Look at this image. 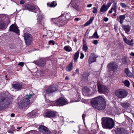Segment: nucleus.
I'll return each instance as SVG.
<instances>
[{
	"label": "nucleus",
	"instance_id": "obj_16",
	"mask_svg": "<svg viewBox=\"0 0 134 134\" xmlns=\"http://www.w3.org/2000/svg\"><path fill=\"white\" fill-rule=\"evenodd\" d=\"M96 58L97 57L95 54L94 53H92L88 59V63L90 64H91L93 62H95Z\"/></svg>",
	"mask_w": 134,
	"mask_h": 134
},
{
	"label": "nucleus",
	"instance_id": "obj_51",
	"mask_svg": "<svg viewBox=\"0 0 134 134\" xmlns=\"http://www.w3.org/2000/svg\"><path fill=\"white\" fill-rule=\"evenodd\" d=\"M80 54L81 56L80 57V58L81 59H82L84 58V55L82 53H81Z\"/></svg>",
	"mask_w": 134,
	"mask_h": 134
},
{
	"label": "nucleus",
	"instance_id": "obj_49",
	"mask_svg": "<svg viewBox=\"0 0 134 134\" xmlns=\"http://www.w3.org/2000/svg\"><path fill=\"white\" fill-rule=\"evenodd\" d=\"M15 131V129H13V130H9L8 132L9 133H13Z\"/></svg>",
	"mask_w": 134,
	"mask_h": 134
},
{
	"label": "nucleus",
	"instance_id": "obj_17",
	"mask_svg": "<svg viewBox=\"0 0 134 134\" xmlns=\"http://www.w3.org/2000/svg\"><path fill=\"white\" fill-rule=\"evenodd\" d=\"M68 103L67 101L64 98L61 97L59 98V106L65 105Z\"/></svg>",
	"mask_w": 134,
	"mask_h": 134
},
{
	"label": "nucleus",
	"instance_id": "obj_9",
	"mask_svg": "<svg viewBox=\"0 0 134 134\" xmlns=\"http://www.w3.org/2000/svg\"><path fill=\"white\" fill-rule=\"evenodd\" d=\"M108 70L110 71H116L117 69L118 66L115 62H111L107 65Z\"/></svg>",
	"mask_w": 134,
	"mask_h": 134
},
{
	"label": "nucleus",
	"instance_id": "obj_44",
	"mask_svg": "<svg viewBox=\"0 0 134 134\" xmlns=\"http://www.w3.org/2000/svg\"><path fill=\"white\" fill-rule=\"evenodd\" d=\"M49 44L50 45H53L54 44L55 42L53 40H50L49 42Z\"/></svg>",
	"mask_w": 134,
	"mask_h": 134
},
{
	"label": "nucleus",
	"instance_id": "obj_53",
	"mask_svg": "<svg viewBox=\"0 0 134 134\" xmlns=\"http://www.w3.org/2000/svg\"><path fill=\"white\" fill-rule=\"evenodd\" d=\"M86 116V115L84 114H83L82 115V117L83 119V120L84 121L85 120V117Z\"/></svg>",
	"mask_w": 134,
	"mask_h": 134
},
{
	"label": "nucleus",
	"instance_id": "obj_3",
	"mask_svg": "<svg viewBox=\"0 0 134 134\" xmlns=\"http://www.w3.org/2000/svg\"><path fill=\"white\" fill-rule=\"evenodd\" d=\"M102 124L104 128L111 129L113 127L114 123L112 118H106L102 119Z\"/></svg>",
	"mask_w": 134,
	"mask_h": 134
},
{
	"label": "nucleus",
	"instance_id": "obj_42",
	"mask_svg": "<svg viewBox=\"0 0 134 134\" xmlns=\"http://www.w3.org/2000/svg\"><path fill=\"white\" fill-rule=\"evenodd\" d=\"M64 49L65 51L67 52H70V50L69 49L68 46H66L64 47Z\"/></svg>",
	"mask_w": 134,
	"mask_h": 134
},
{
	"label": "nucleus",
	"instance_id": "obj_28",
	"mask_svg": "<svg viewBox=\"0 0 134 134\" xmlns=\"http://www.w3.org/2000/svg\"><path fill=\"white\" fill-rule=\"evenodd\" d=\"M5 26V23L3 20H0V29H3L4 28Z\"/></svg>",
	"mask_w": 134,
	"mask_h": 134
},
{
	"label": "nucleus",
	"instance_id": "obj_6",
	"mask_svg": "<svg viewBox=\"0 0 134 134\" xmlns=\"http://www.w3.org/2000/svg\"><path fill=\"white\" fill-rule=\"evenodd\" d=\"M9 104L7 98H0V110L4 109Z\"/></svg>",
	"mask_w": 134,
	"mask_h": 134
},
{
	"label": "nucleus",
	"instance_id": "obj_40",
	"mask_svg": "<svg viewBox=\"0 0 134 134\" xmlns=\"http://www.w3.org/2000/svg\"><path fill=\"white\" fill-rule=\"evenodd\" d=\"M60 122L62 124V125H63L64 122V118L62 116H60Z\"/></svg>",
	"mask_w": 134,
	"mask_h": 134
},
{
	"label": "nucleus",
	"instance_id": "obj_34",
	"mask_svg": "<svg viewBox=\"0 0 134 134\" xmlns=\"http://www.w3.org/2000/svg\"><path fill=\"white\" fill-rule=\"evenodd\" d=\"M35 10L36 11L34 12L37 13L38 15L40 14L41 13V11L38 7L35 8Z\"/></svg>",
	"mask_w": 134,
	"mask_h": 134
},
{
	"label": "nucleus",
	"instance_id": "obj_62",
	"mask_svg": "<svg viewBox=\"0 0 134 134\" xmlns=\"http://www.w3.org/2000/svg\"><path fill=\"white\" fill-rule=\"evenodd\" d=\"M130 55L131 56H134V53L132 52L130 53Z\"/></svg>",
	"mask_w": 134,
	"mask_h": 134
},
{
	"label": "nucleus",
	"instance_id": "obj_39",
	"mask_svg": "<svg viewBox=\"0 0 134 134\" xmlns=\"http://www.w3.org/2000/svg\"><path fill=\"white\" fill-rule=\"evenodd\" d=\"M117 3L115 2L112 5V7L111 8V9H117V6L116 5Z\"/></svg>",
	"mask_w": 134,
	"mask_h": 134
},
{
	"label": "nucleus",
	"instance_id": "obj_36",
	"mask_svg": "<svg viewBox=\"0 0 134 134\" xmlns=\"http://www.w3.org/2000/svg\"><path fill=\"white\" fill-rule=\"evenodd\" d=\"M123 39L124 41L127 44L130 45V44H131V43H130V41L128 40H127L126 38H123Z\"/></svg>",
	"mask_w": 134,
	"mask_h": 134
},
{
	"label": "nucleus",
	"instance_id": "obj_21",
	"mask_svg": "<svg viewBox=\"0 0 134 134\" xmlns=\"http://www.w3.org/2000/svg\"><path fill=\"white\" fill-rule=\"evenodd\" d=\"M73 69V64L72 62H71L68 64L66 68V71L70 72Z\"/></svg>",
	"mask_w": 134,
	"mask_h": 134
},
{
	"label": "nucleus",
	"instance_id": "obj_56",
	"mask_svg": "<svg viewBox=\"0 0 134 134\" xmlns=\"http://www.w3.org/2000/svg\"><path fill=\"white\" fill-rule=\"evenodd\" d=\"M24 3V1L23 0H21L20 2V4H23Z\"/></svg>",
	"mask_w": 134,
	"mask_h": 134
},
{
	"label": "nucleus",
	"instance_id": "obj_2",
	"mask_svg": "<svg viewBox=\"0 0 134 134\" xmlns=\"http://www.w3.org/2000/svg\"><path fill=\"white\" fill-rule=\"evenodd\" d=\"M32 94H27L26 97L21 100L18 103V106L19 108L24 109H27L29 107L30 103L29 99L32 97Z\"/></svg>",
	"mask_w": 134,
	"mask_h": 134
},
{
	"label": "nucleus",
	"instance_id": "obj_64",
	"mask_svg": "<svg viewBox=\"0 0 134 134\" xmlns=\"http://www.w3.org/2000/svg\"><path fill=\"white\" fill-rule=\"evenodd\" d=\"M116 9H113L114 12L115 13H116Z\"/></svg>",
	"mask_w": 134,
	"mask_h": 134
},
{
	"label": "nucleus",
	"instance_id": "obj_15",
	"mask_svg": "<svg viewBox=\"0 0 134 134\" xmlns=\"http://www.w3.org/2000/svg\"><path fill=\"white\" fill-rule=\"evenodd\" d=\"M9 30L16 33H19V30L17 27L14 24H12L10 26Z\"/></svg>",
	"mask_w": 134,
	"mask_h": 134
},
{
	"label": "nucleus",
	"instance_id": "obj_33",
	"mask_svg": "<svg viewBox=\"0 0 134 134\" xmlns=\"http://www.w3.org/2000/svg\"><path fill=\"white\" fill-rule=\"evenodd\" d=\"M52 23L58 24V23L59 20L58 18H54L52 19Z\"/></svg>",
	"mask_w": 134,
	"mask_h": 134
},
{
	"label": "nucleus",
	"instance_id": "obj_35",
	"mask_svg": "<svg viewBox=\"0 0 134 134\" xmlns=\"http://www.w3.org/2000/svg\"><path fill=\"white\" fill-rule=\"evenodd\" d=\"M123 83L127 87H129V86L130 83L129 81L127 80H126L123 82Z\"/></svg>",
	"mask_w": 134,
	"mask_h": 134
},
{
	"label": "nucleus",
	"instance_id": "obj_43",
	"mask_svg": "<svg viewBox=\"0 0 134 134\" xmlns=\"http://www.w3.org/2000/svg\"><path fill=\"white\" fill-rule=\"evenodd\" d=\"M93 10L92 11V12L93 13H97V8L94 7L93 8Z\"/></svg>",
	"mask_w": 134,
	"mask_h": 134
},
{
	"label": "nucleus",
	"instance_id": "obj_55",
	"mask_svg": "<svg viewBox=\"0 0 134 134\" xmlns=\"http://www.w3.org/2000/svg\"><path fill=\"white\" fill-rule=\"evenodd\" d=\"M133 41V40L132 39L131 40V41H130V43H131V44H130L131 46H133V44L132 43V42Z\"/></svg>",
	"mask_w": 134,
	"mask_h": 134
},
{
	"label": "nucleus",
	"instance_id": "obj_30",
	"mask_svg": "<svg viewBox=\"0 0 134 134\" xmlns=\"http://www.w3.org/2000/svg\"><path fill=\"white\" fill-rule=\"evenodd\" d=\"M94 18L93 17H91L90 20L88 21L84 24V25L85 26H86L89 24H90L91 23L92 21L94 19Z\"/></svg>",
	"mask_w": 134,
	"mask_h": 134
},
{
	"label": "nucleus",
	"instance_id": "obj_59",
	"mask_svg": "<svg viewBox=\"0 0 134 134\" xmlns=\"http://www.w3.org/2000/svg\"><path fill=\"white\" fill-rule=\"evenodd\" d=\"M92 6V4H90L87 5V7H91Z\"/></svg>",
	"mask_w": 134,
	"mask_h": 134
},
{
	"label": "nucleus",
	"instance_id": "obj_31",
	"mask_svg": "<svg viewBox=\"0 0 134 134\" xmlns=\"http://www.w3.org/2000/svg\"><path fill=\"white\" fill-rule=\"evenodd\" d=\"M125 73L128 76L131 77L132 76V73L128 69L126 68L125 69Z\"/></svg>",
	"mask_w": 134,
	"mask_h": 134
},
{
	"label": "nucleus",
	"instance_id": "obj_10",
	"mask_svg": "<svg viewBox=\"0 0 134 134\" xmlns=\"http://www.w3.org/2000/svg\"><path fill=\"white\" fill-rule=\"evenodd\" d=\"M98 91L100 93H108V89L107 87L102 85L98 86Z\"/></svg>",
	"mask_w": 134,
	"mask_h": 134
},
{
	"label": "nucleus",
	"instance_id": "obj_19",
	"mask_svg": "<svg viewBox=\"0 0 134 134\" xmlns=\"http://www.w3.org/2000/svg\"><path fill=\"white\" fill-rule=\"evenodd\" d=\"M26 9L30 11H32L35 10V7L32 5L29 4H26L25 5Z\"/></svg>",
	"mask_w": 134,
	"mask_h": 134
},
{
	"label": "nucleus",
	"instance_id": "obj_45",
	"mask_svg": "<svg viewBox=\"0 0 134 134\" xmlns=\"http://www.w3.org/2000/svg\"><path fill=\"white\" fill-rule=\"evenodd\" d=\"M112 4V3L111 2H108L107 4L106 5V7L108 9L109 7L111 5V4Z\"/></svg>",
	"mask_w": 134,
	"mask_h": 134
},
{
	"label": "nucleus",
	"instance_id": "obj_14",
	"mask_svg": "<svg viewBox=\"0 0 134 134\" xmlns=\"http://www.w3.org/2000/svg\"><path fill=\"white\" fill-rule=\"evenodd\" d=\"M116 134H127V131L122 128H118L115 131Z\"/></svg>",
	"mask_w": 134,
	"mask_h": 134
},
{
	"label": "nucleus",
	"instance_id": "obj_60",
	"mask_svg": "<svg viewBox=\"0 0 134 134\" xmlns=\"http://www.w3.org/2000/svg\"><path fill=\"white\" fill-rule=\"evenodd\" d=\"M79 69H77L76 70V72L78 74H79Z\"/></svg>",
	"mask_w": 134,
	"mask_h": 134
},
{
	"label": "nucleus",
	"instance_id": "obj_20",
	"mask_svg": "<svg viewBox=\"0 0 134 134\" xmlns=\"http://www.w3.org/2000/svg\"><path fill=\"white\" fill-rule=\"evenodd\" d=\"M122 27L123 30H124L125 33L128 34L130 31V26L128 25H122Z\"/></svg>",
	"mask_w": 134,
	"mask_h": 134
},
{
	"label": "nucleus",
	"instance_id": "obj_32",
	"mask_svg": "<svg viewBox=\"0 0 134 134\" xmlns=\"http://www.w3.org/2000/svg\"><path fill=\"white\" fill-rule=\"evenodd\" d=\"M88 48L86 44L84 42L83 45L82 49L85 52H86L87 51Z\"/></svg>",
	"mask_w": 134,
	"mask_h": 134
},
{
	"label": "nucleus",
	"instance_id": "obj_22",
	"mask_svg": "<svg viewBox=\"0 0 134 134\" xmlns=\"http://www.w3.org/2000/svg\"><path fill=\"white\" fill-rule=\"evenodd\" d=\"M43 17V16L41 15H38L37 16V23L39 24H41V20Z\"/></svg>",
	"mask_w": 134,
	"mask_h": 134
},
{
	"label": "nucleus",
	"instance_id": "obj_46",
	"mask_svg": "<svg viewBox=\"0 0 134 134\" xmlns=\"http://www.w3.org/2000/svg\"><path fill=\"white\" fill-rule=\"evenodd\" d=\"M126 120H128V121L130 123H132V120L129 117L127 116L126 117Z\"/></svg>",
	"mask_w": 134,
	"mask_h": 134
},
{
	"label": "nucleus",
	"instance_id": "obj_11",
	"mask_svg": "<svg viewBox=\"0 0 134 134\" xmlns=\"http://www.w3.org/2000/svg\"><path fill=\"white\" fill-rule=\"evenodd\" d=\"M40 131L46 134H49L51 133L50 131L46 126H41L38 127Z\"/></svg>",
	"mask_w": 134,
	"mask_h": 134
},
{
	"label": "nucleus",
	"instance_id": "obj_54",
	"mask_svg": "<svg viewBox=\"0 0 134 134\" xmlns=\"http://www.w3.org/2000/svg\"><path fill=\"white\" fill-rule=\"evenodd\" d=\"M79 20V18H76L74 19V21H78Z\"/></svg>",
	"mask_w": 134,
	"mask_h": 134
},
{
	"label": "nucleus",
	"instance_id": "obj_8",
	"mask_svg": "<svg viewBox=\"0 0 134 134\" xmlns=\"http://www.w3.org/2000/svg\"><path fill=\"white\" fill-rule=\"evenodd\" d=\"M58 86L56 84H54L49 86L46 90V93L49 94L54 92L58 90Z\"/></svg>",
	"mask_w": 134,
	"mask_h": 134
},
{
	"label": "nucleus",
	"instance_id": "obj_7",
	"mask_svg": "<svg viewBox=\"0 0 134 134\" xmlns=\"http://www.w3.org/2000/svg\"><path fill=\"white\" fill-rule=\"evenodd\" d=\"M25 42L27 45L31 44L32 40V37L31 35L29 33L26 32L24 35Z\"/></svg>",
	"mask_w": 134,
	"mask_h": 134
},
{
	"label": "nucleus",
	"instance_id": "obj_23",
	"mask_svg": "<svg viewBox=\"0 0 134 134\" xmlns=\"http://www.w3.org/2000/svg\"><path fill=\"white\" fill-rule=\"evenodd\" d=\"M108 9L106 7V5L104 4L101 7L100 11L101 12L104 13L107 11Z\"/></svg>",
	"mask_w": 134,
	"mask_h": 134
},
{
	"label": "nucleus",
	"instance_id": "obj_18",
	"mask_svg": "<svg viewBox=\"0 0 134 134\" xmlns=\"http://www.w3.org/2000/svg\"><path fill=\"white\" fill-rule=\"evenodd\" d=\"M12 86L16 90H20L23 88L22 83H16L13 84Z\"/></svg>",
	"mask_w": 134,
	"mask_h": 134
},
{
	"label": "nucleus",
	"instance_id": "obj_38",
	"mask_svg": "<svg viewBox=\"0 0 134 134\" xmlns=\"http://www.w3.org/2000/svg\"><path fill=\"white\" fill-rule=\"evenodd\" d=\"M53 105L54 106H59V99H58L56 101H54L53 103Z\"/></svg>",
	"mask_w": 134,
	"mask_h": 134
},
{
	"label": "nucleus",
	"instance_id": "obj_47",
	"mask_svg": "<svg viewBox=\"0 0 134 134\" xmlns=\"http://www.w3.org/2000/svg\"><path fill=\"white\" fill-rule=\"evenodd\" d=\"M0 18L3 19L6 18V15L4 14H1L0 15Z\"/></svg>",
	"mask_w": 134,
	"mask_h": 134
},
{
	"label": "nucleus",
	"instance_id": "obj_50",
	"mask_svg": "<svg viewBox=\"0 0 134 134\" xmlns=\"http://www.w3.org/2000/svg\"><path fill=\"white\" fill-rule=\"evenodd\" d=\"M92 43L95 44H97L98 42L97 40H95L93 41Z\"/></svg>",
	"mask_w": 134,
	"mask_h": 134
},
{
	"label": "nucleus",
	"instance_id": "obj_24",
	"mask_svg": "<svg viewBox=\"0 0 134 134\" xmlns=\"http://www.w3.org/2000/svg\"><path fill=\"white\" fill-rule=\"evenodd\" d=\"M126 17L125 15H121L119 16V19L120 20L119 22L122 24L124 22V20Z\"/></svg>",
	"mask_w": 134,
	"mask_h": 134
},
{
	"label": "nucleus",
	"instance_id": "obj_25",
	"mask_svg": "<svg viewBox=\"0 0 134 134\" xmlns=\"http://www.w3.org/2000/svg\"><path fill=\"white\" fill-rule=\"evenodd\" d=\"M47 5L48 6L51 7H54L57 5V3L53 1L50 4L49 3H47Z\"/></svg>",
	"mask_w": 134,
	"mask_h": 134
},
{
	"label": "nucleus",
	"instance_id": "obj_27",
	"mask_svg": "<svg viewBox=\"0 0 134 134\" xmlns=\"http://www.w3.org/2000/svg\"><path fill=\"white\" fill-rule=\"evenodd\" d=\"M80 52L78 51L75 54L74 57V62L76 63L77 62V60L79 57Z\"/></svg>",
	"mask_w": 134,
	"mask_h": 134
},
{
	"label": "nucleus",
	"instance_id": "obj_26",
	"mask_svg": "<svg viewBox=\"0 0 134 134\" xmlns=\"http://www.w3.org/2000/svg\"><path fill=\"white\" fill-rule=\"evenodd\" d=\"M121 105L122 107L125 108H127L129 107L130 104L129 103L124 102L121 103Z\"/></svg>",
	"mask_w": 134,
	"mask_h": 134
},
{
	"label": "nucleus",
	"instance_id": "obj_63",
	"mask_svg": "<svg viewBox=\"0 0 134 134\" xmlns=\"http://www.w3.org/2000/svg\"><path fill=\"white\" fill-rule=\"evenodd\" d=\"M11 116L12 117H14L15 116V114H11Z\"/></svg>",
	"mask_w": 134,
	"mask_h": 134
},
{
	"label": "nucleus",
	"instance_id": "obj_12",
	"mask_svg": "<svg viewBox=\"0 0 134 134\" xmlns=\"http://www.w3.org/2000/svg\"><path fill=\"white\" fill-rule=\"evenodd\" d=\"M58 114V112L54 111H51L46 112L45 115L46 117L51 118L57 115Z\"/></svg>",
	"mask_w": 134,
	"mask_h": 134
},
{
	"label": "nucleus",
	"instance_id": "obj_41",
	"mask_svg": "<svg viewBox=\"0 0 134 134\" xmlns=\"http://www.w3.org/2000/svg\"><path fill=\"white\" fill-rule=\"evenodd\" d=\"M120 5L121 6L124 8H126L127 7V5L124 3H120Z\"/></svg>",
	"mask_w": 134,
	"mask_h": 134
},
{
	"label": "nucleus",
	"instance_id": "obj_52",
	"mask_svg": "<svg viewBox=\"0 0 134 134\" xmlns=\"http://www.w3.org/2000/svg\"><path fill=\"white\" fill-rule=\"evenodd\" d=\"M108 20V18L107 17H105L103 19L104 21L105 22L107 21Z\"/></svg>",
	"mask_w": 134,
	"mask_h": 134
},
{
	"label": "nucleus",
	"instance_id": "obj_37",
	"mask_svg": "<svg viewBox=\"0 0 134 134\" xmlns=\"http://www.w3.org/2000/svg\"><path fill=\"white\" fill-rule=\"evenodd\" d=\"M92 36H93L94 38H99V36L97 34V33L96 31L94 32Z\"/></svg>",
	"mask_w": 134,
	"mask_h": 134
},
{
	"label": "nucleus",
	"instance_id": "obj_13",
	"mask_svg": "<svg viewBox=\"0 0 134 134\" xmlns=\"http://www.w3.org/2000/svg\"><path fill=\"white\" fill-rule=\"evenodd\" d=\"M45 59H41L40 60L38 61L36 60L34 62V63L41 66H43L45 65Z\"/></svg>",
	"mask_w": 134,
	"mask_h": 134
},
{
	"label": "nucleus",
	"instance_id": "obj_58",
	"mask_svg": "<svg viewBox=\"0 0 134 134\" xmlns=\"http://www.w3.org/2000/svg\"><path fill=\"white\" fill-rule=\"evenodd\" d=\"M30 114L31 115V116H33V115H35V113H33V112H31L30 113Z\"/></svg>",
	"mask_w": 134,
	"mask_h": 134
},
{
	"label": "nucleus",
	"instance_id": "obj_48",
	"mask_svg": "<svg viewBox=\"0 0 134 134\" xmlns=\"http://www.w3.org/2000/svg\"><path fill=\"white\" fill-rule=\"evenodd\" d=\"M24 65V63L23 62H20L18 64V65L21 66L22 67H23Z\"/></svg>",
	"mask_w": 134,
	"mask_h": 134
},
{
	"label": "nucleus",
	"instance_id": "obj_57",
	"mask_svg": "<svg viewBox=\"0 0 134 134\" xmlns=\"http://www.w3.org/2000/svg\"><path fill=\"white\" fill-rule=\"evenodd\" d=\"M113 9H111V8L110 10L109 11V12L110 14H111L113 12L112 10Z\"/></svg>",
	"mask_w": 134,
	"mask_h": 134
},
{
	"label": "nucleus",
	"instance_id": "obj_4",
	"mask_svg": "<svg viewBox=\"0 0 134 134\" xmlns=\"http://www.w3.org/2000/svg\"><path fill=\"white\" fill-rule=\"evenodd\" d=\"M71 15L69 12H65L59 16V23L61 26L64 25L67 22V21L70 19Z\"/></svg>",
	"mask_w": 134,
	"mask_h": 134
},
{
	"label": "nucleus",
	"instance_id": "obj_61",
	"mask_svg": "<svg viewBox=\"0 0 134 134\" xmlns=\"http://www.w3.org/2000/svg\"><path fill=\"white\" fill-rule=\"evenodd\" d=\"M65 79L66 80H69V78L68 76H66L65 78Z\"/></svg>",
	"mask_w": 134,
	"mask_h": 134
},
{
	"label": "nucleus",
	"instance_id": "obj_29",
	"mask_svg": "<svg viewBox=\"0 0 134 134\" xmlns=\"http://www.w3.org/2000/svg\"><path fill=\"white\" fill-rule=\"evenodd\" d=\"M89 75V74L87 73H84L82 75L81 77L82 80H86Z\"/></svg>",
	"mask_w": 134,
	"mask_h": 134
},
{
	"label": "nucleus",
	"instance_id": "obj_5",
	"mask_svg": "<svg viewBox=\"0 0 134 134\" xmlns=\"http://www.w3.org/2000/svg\"><path fill=\"white\" fill-rule=\"evenodd\" d=\"M115 95L119 98H124L127 96V91L125 90H118L115 92Z\"/></svg>",
	"mask_w": 134,
	"mask_h": 134
},
{
	"label": "nucleus",
	"instance_id": "obj_1",
	"mask_svg": "<svg viewBox=\"0 0 134 134\" xmlns=\"http://www.w3.org/2000/svg\"><path fill=\"white\" fill-rule=\"evenodd\" d=\"M91 104L93 107L99 110H103L106 107V101L100 96L92 99L91 101Z\"/></svg>",
	"mask_w": 134,
	"mask_h": 134
}]
</instances>
